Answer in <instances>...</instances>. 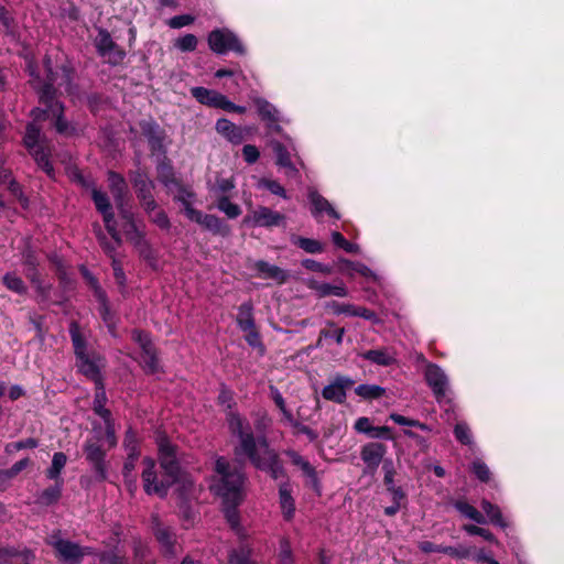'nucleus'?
Here are the masks:
<instances>
[{
	"label": "nucleus",
	"mask_w": 564,
	"mask_h": 564,
	"mask_svg": "<svg viewBox=\"0 0 564 564\" xmlns=\"http://www.w3.org/2000/svg\"><path fill=\"white\" fill-rule=\"evenodd\" d=\"M156 444L158 458L164 476L162 479H159L154 459L144 457L142 460L144 468L141 477L145 494L165 498L169 489L176 484L181 485L183 491L191 490L194 481L181 467L180 448L172 444L165 435H160Z\"/></svg>",
	"instance_id": "nucleus-1"
},
{
	"label": "nucleus",
	"mask_w": 564,
	"mask_h": 564,
	"mask_svg": "<svg viewBox=\"0 0 564 564\" xmlns=\"http://www.w3.org/2000/svg\"><path fill=\"white\" fill-rule=\"evenodd\" d=\"M253 268L261 278L274 280L280 284L285 283L289 279V273L285 270L264 260L256 261Z\"/></svg>",
	"instance_id": "nucleus-23"
},
{
	"label": "nucleus",
	"mask_w": 564,
	"mask_h": 564,
	"mask_svg": "<svg viewBox=\"0 0 564 564\" xmlns=\"http://www.w3.org/2000/svg\"><path fill=\"white\" fill-rule=\"evenodd\" d=\"M140 365L144 372L148 375H154L160 371L161 367L155 347L144 352H141Z\"/></svg>",
	"instance_id": "nucleus-39"
},
{
	"label": "nucleus",
	"mask_w": 564,
	"mask_h": 564,
	"mask_svg": "<svg viewBox=\"0 0 564 564\" xmlns=\"http://www.w3.org/2000/svg\"><path fill=\"white\" fill-rule=\"evenodd\" d=\"M425 381L432 388L438 405L443 409L444 419L447 422L456 420L452 390L448 386V379L444 371L434 364L425 362Z\"/></svg>",
	"instance_id": "nucleus-4"
},
{
	"label": "nucleus",
	"mask_w": 564,
	"mask_h": 564,
	"mask_svg": "<svg viewBox=\"0 0 564 564\" xmlns=\"http://www.w3.org/2000/svg\"><path fill=\"white\" fill-rule=\"evenodd\" d=\"M106 401H107V397H106L104 383L97 384L95 399H94V411L104 421H108V419L111 417L110 410L105 408Z\"/></svg>",
	"instance_id": "nucleus-40"
},
{
	"label": "nucleus",
	"mask_w": 564,
	"mask_h": 564,
	"mask_svg": "<svg viewBox=\"0 0 564 564\" xmlns=\"http://www.w3.org/2000/svg\"><path fill=\"white\" fill-rule=\"evenodd\" d=\"M273 150L276 155V164L286 170V175L291 177L297 175L299 171L292 163L288 149L282 143L275 142L273 144Z\"/></svg>",
	"instance_id": "nucleus-33"
},
{
	"label": "nucleus",
	"mask_w": 564,
	"mask_h": 564,
	"mask_svg": "<svg viewBox=\"0 0 564 564\" xmlns=\"http://www.w3.org/2000/svg\"><path fill=\"white\" fill-rule=\"evenodd\" d=\"M23 143L29 151L45 145L41 135V129L35 123L32 122L26 126Z\"/></svg>",
	"instance_id": "nucleus-38"
},
{
	"label": "nucleus",
	"mask_w": 564,
	"mask_h": 564,
	"mask_svg": "<svg viewBox=\"0 0 564 564\" xmlns=\"http://www.w3.org/2000/svg\"><path fill=\"white\" fill-rule=\"evenodd\" d=\"M382 469L384 471L383 482L387 486L388 491L392 495V499H403L404 494L400 487L394 485V468L393 463L390 459L383 462Z\"/></svg>",
	"instance_id": "nucleus-34"
},
{
	"label": "nucleus",
	"mask_w": 564,
	"mask_h": 564,
	"mask_svg": "<svg viewBox=\"0 0 564 564\" xmlns=\"http://www.w3.org/2000/svg\"><path fill=\"white\" fill-rule=\"evenodd\" d=\"M291 241L307 253L316 254L324 251V245L316 239L293 236Z\"/></svg>",
	"instance_id": "nucleus-43"
},
{
	"label": "nucleus",
	"mask_w": 564,
	"mask_h": 564,
	"mask_svg": "<svg viewBox=\"0 0 564 564\" xmlns=\"http://www.w3.org/2000/svg\"><path fill=\"white\" fill-rule=\"evenodd\" d=\"M286 455L291 463L299 467L303 476L307 478L306 486H310L319 496L322 494V485L315 467L295 451H288Z\"/></svg>",
	"instance_id": "nucleus-14"
},
{
	"label": "nucleus",
	"mask_w": 564,
	"mask_h": 564,
	"mask_svg": "<svg viewBox=\"0 0 564 564\" xmlns=\"http://www.w3.org/2000/svg\"><path fill=\"white\" fill-rule=\"evenodd\" d=\"M209 48L219 55L226 54L229 51L238 55H245L246 48L239 37L229 29L213 30L207 37Z\"/></svg>",
	"instance_id": "nucleus-6"
},
{
	"label": "nucleus",
	"mask_w": 564,
	"mask_h": 564,
	"mask_svg": "<svg viewBox=\"0 0 564 564\" xmlns=\"http://www.w3.org/2000/svg\"><path fill=\"white\" fill-rule=\"evenodd\" d=\"M308 199L312 205V215L317 218L322 213H326L329 217L335 219H339V214L334 209L330 203L323 197L317 191L310 189L308 191Z\"/></svg>",
	"instance_id": "nucleus-22"
},
{
	"label": "nucleus",
	"mask_w": 564,
	"mask_h": 564,
	"mask_svg": "<svg viewBox=\"0 0 564 564\" xmlns=\"http://www.w3.org/2000/svg\"><path fill=\"white\" fill-rule=\"evenodd\" d=\"M286 455L291 463L299 467L303 476L307 478L306 486H310L319 496L322 494V485L315 467L295 451H288Z\"/></svg>",
	"instance_id": "nucleus-13"
},
{
	"label": "nucleus",
	"mask_w": 564,
	"mask_h": 564,
	"mask_svg": "<svg viewBox=\"0 0 564 564\" xmlns=\"http://www.w3.org/2000/svg\"><path fill=\"white\" fill-rule=\"evenodd\" d=\"M360 356L365 360L383 367L391 366L395 362L394 356L387 348L370 349L362 352Z\"/></svg>",
	"instance_id": "nucleus-31"
},
{
	"label": "nucleus",
	"mask_w": 564,
	"mask_h": 564,
	"mask_svg": "<svg viewBox=\"0 0 564 564\" xmlns=\"http://www.w3.org/2000/svg\"><path fill=\"white\" fill-rule=\"evenodd\" d=\"M217 208L229 218H237L241 214V208L237 204L231 203L228 196L218 197Z\"/></svg>",
	"instance_id": "nucleus-53"
},
{
	"label": "nucleus",
	"mask_w": 564,
	"mask_h": 564,
	"mask_svg": "<svg viewBox=\"0 0 564 564\" xmlns=\"http://www.w3.org/2000/svg\"><path fill=\"white\" fill-rule=\"evenodd\" d=\"M142 134L147 138L152 151H160L163 148L164 132L153 120H142L140 123Z\"/></svg>",
	"instance_id": "nucleus-18"
},
{
	"label": "nucleus",
	"mask_w": 564,
	"mask_h": 564,
	"mask_svg": "<svg viewBox=\"0 0 564 564\" xmlns=\"http://www.w3.org/2000/svg\"><path fill=\"white\" fill-rule=\"evenodd\" d=\"M215 129L232 144L242 143L245 140V132L247 131V129L236 126L226 118L218 119Z\"/></svg>",
	"instance_id": "nucleus-20"
},
{
	"label": "nucleus",
	"mask_w": 564,
	"mask_h": 564,
	"mask_svg": "<svg viewBox=\"0 0 564 564\" xmlns=\"http://www.w3.org/2000/svg\"><path fill=\"white\" fill-rule=\"evenodd\" d=\"M64 481H55L53 486L45 488L36 497V503L48 507L59 501Z\"/></svg>",
	"instance_id": "nucleus-30"
},
{
	"label": "nucleus",
	"mask_w": 564,
	"mask_h": 564,
	"mask_svg": "<svg viewBox=\"0 0 564 564\" xmlns=\"http://www.w3.org/2000/svg\"><path fill=\"white\" fill-rule=\"evenodd\" d=\"M48 544L57 552L58 556L67 564H78L82 562L85 552L79 544L59 536V532L48 538Z\"/></svg>",
	"instance_id": "nucleus-9"
},
{
	"label": "nucleus",
	"mask_w": 564,
	"mask_h": 564,
	"mask_svg": "<svg viewBox=\"0 0 564 564\" xmlns=\"http://www.w3.org/2000/svg\"><path fill=\"white\" fill-rule=\"evenodd\" d=\"M278 454L268 447L265 441L260 445L259 452L250 458V462L260 470L267 471L270 465H273V460L278 459Z\"/></svg>",
	"instance_id": "nucleus-27"
},
{
	"label": "nucleus",
	"mask_w": 564,
	"mask_h": 564,
	"mask_svg": "<svg viewBox=\"0 0 564 564\" xmlns=\"http://www.w3.org/2000/svg\"><path fill=\"white\" fill-rule=\"evenodd\" d=\"M470 469L481 482H488L490 480V469L481 459H475L471 463Z\"/></svg>",
	"instance_id": "nucleus-59"
},
{
	"label": "nucleus",
	"mask_w": 564,
	"mask_h": 564,
	"mask_svg": "<svg viewBox=\"0 0 564 564\" xmlns=\"http://www.w3.org/2000/svg\"><path fill=\"white\" fill-rule=\"evenodd\" d=\"M454 507L465 518H468L479 524L486 523V519L482 513L468 502L464 500H457L455 501Z\"/></svg>",
	"instance_id": "nucleus-42"
},
{
	"label": "nucleus",
	"mask_w": 564,
	"mask_h": 564,
	"mask_svg": "<svg viewBox=\"0 0 564 564\" xmlns=\"http://www.w3.org/2000/svg\"><path fill=\"white\" fill-rule=\"evenodd\" d=\"M455 438L463 445L471 446L474 444L470 427L466 422H458L454 427Z\"/></svg>",
	"instance_id": "nucleus-51"
},
{
	"label": "nucleus",
	"mask_w": 564,
	"mask_h": 564,
	"mask_svg": "<svg viewBox=\"0 0 564 564\" xmlns=\"http://www.w3.org/2000/svg\"><path fill=\"white\" fill-rule=\"evenodd\" d=\"M228 423L230 431L237 436L247 433L248 427H250L238 413L234 412L229 414Z\"/></svg>",
	"instance_id": "nucleus-54"
},
{
	"label": "nucleus",
	"mask_w": 564,
	"mask_h": 564,
	"mask_svg": "<svg viewBox=\"0 0 564 564\" xmlns=\"http://www.w3.org/2000/svg\"><path fill=\"white\" fill-rule=\"evenodd\" d=\"M22 259L25 267L26 278L30 280V282H37L40 272L37 270L39 260L35 256V252L30 247H28L22 253Z\"/></svg>",
	"instance_id": "nucleus-36"
},
{
	"label": "nucleus",
	"mask_w": 564,
	"mask_h": 564,
	"mask_svg": "<svg viewBox=\"0 0 564 564\" xmlns=\"http://www.w3.org/2000/svg\"><path fill=\"white\" fill-rule=\"evenodd\" d=\"M355 393L366 400H376L386 394V389L377 384H359Z\"/></svg>",
	"instance_id": "nucleus-47"
},
{
	"label": "nucleus",
	"mask_w": 564,
	"mask_h": 564,
	"mask_svg": "<svg viewBox=\"0 0 564 564\" xmlns=\"http://www.w3.org/2000/svg\"><path fill=\"white\" fill-rule=\"evenodd\" d=\"M69 335L76 358H84L85 355H88L87 341L84 335L80 333L79 324L76 321H73L69 324Z\"/></svg>",
	"instance_id": "nucleus-32"
},
{
	"label": "nucleus",
	"mask_w": 564,
	"mask_h": 564,
	"mask_svg": "<svg viewBox=\"0 0 564 564\" xmlns=\"http://www.w3.org/2000/svg\"><path fill=\"white\" fill-rule=\"evenodd\" d=\"M66 463H67V456L63 452L54 453L53 458H52V464L45 471L47 479L54 480V481L63 480L61 478V473L64 469Z\"/></svg>",
	"instance_id": "nucleus-37"
},
{
	"label": "nucleus",
	"mask_w": 564,
	"mask_h": 564,
	"mask_svg": "<svg viewBox=\"0 0 564 564\" xmlns=\"http://www.w3.org/2000/svg\"><path fill=\"white\" fill-rule=\"evenodd\" d=\"M328 327L333 328V329H322L319 332V337H324V338H334L336 344L337 345H341L343 344V339H344V335H345V328L343 327H335V323L334 322H327L326 323Z\"/></svg>",
	"instance_id": "nucleus-55"
},
{
	"label": "nucleus",
	"mask_w": 564,
	"mask_h": 564,
	"mask_svg": "<svg viewBox=\"0 0 564 564\" xmlns=\"http://www.w3.org/2000/svg\"><path fill=\"white\" fill-rule=\"evenodd\" d=\"M246 481L241 465L225 457L216 459L210 490L220 497L223 502L241 503L246 497Z\"/></svg>",
	"instance_id": "nucleus-2"
},
{
	"label": "nucleus",
	"mask_w": 564,
	"mask_h": 564,
	"mask_svg": "<svg viewBox=\"0 0 564 564\" xmlns=\"http://www.w3.org/2000/svg\"><path fill=\"white\" fill-rule=\"evenodd\" d=\"M123 230L127 239L134 245L145 238V234L139 228L137 221H130V224H123Z\"/></svg>",
	"instance_id": "nucleus-60"
},
{
	"label": "nucleus",
	"mask_w": 564,
	"mask_h": 564,
	"mask_svg": "<svg viewBox=\"0 0 564 564\" xmlns=\"http://www.w3.org/2000/svg\"><path fill=\"white\" fill-rule=\"evenodd\" d=\"M187 218L202 225L214 235L227 236L230 231L228 225H226L219 217L203 214L200 210L195 208H187Z\"/></svg>",
	"instance_id": "nucleus-11"
},
{
	"label": "nucleus",
	"mask_w": 564,
	"mask_h": 564,
	"mask_svg": "<svg viewBox=\"0 0 564 564\" xmlns=\"http://www.w3.org/2000/svg\"><path fill=\"white\" fill-rule=\"evenodd\" d=\"M229 564H253L251 561V549L245 544L230 551Z\"/></svg>",
	"instance_id": "nucleus-49"
},
{
	"label": "nucleus",
	"mask_w": 564,
	"mask_h": 564,
	"mask_svg": "<svg viewBox=\"0 0 564 564\" xmlns=\"http://www.w3.org/2000/svg\"><path fill=\"white\" fill-rule=\"evenodd\" d=\"M102 215V219L105 223V227L108 231V234L111 236V238L117 242V245L122 243V238L120 232L117 229L116 220H115V214L111 209L105 210L100 213Z\"/></svg>",
	"instance_id": "nucleus-50"
},
{
	"label": "nucleus",
	"mask_w": 564,
	"mask_h": 564,
	"mask_svg": "<svg viewBox=\"0 0 564 564\" xmlns=\"http://www.w3.org/2000/svg\"><path fill=\"white\" fill-rule=\"evenodd\" d=\"M286 455L291 463L299 467L303 476L307 478L306 486H310L319 496L322 494V485L315 467L295 451H288Z\"/></svg>",
	"instance_id": "nucleus-12"
},
{
	"label": "nucleus",
	"mask_w": 564,
	"mask_h": 564,
	"mask_svg": "<svg viewBox=\"0 0 564 564\" xmlns=\"http://www.w3.org/2000/svg\"><path fill=\"white\" fill-rule=\"evenodd\" d=\"M133 246L142 259H144L150 265H154L156 262V256L151 243L145 238L135 242Z\"/></svg>",
	"instance_id": "nucleus-52"
},
{
	"label": "nucleus",
	"mask_w": 564,
	"mask_h": 564,
	"mask_svg": "<svg viewBox=\"0 0 564 564\" xmlns=\"http://www.w3.org/2000/svg\"><path fill=\"white\" fill-rule=\"evenodd\" d=\"M152 531L161 544L165 555L175 556L176 534L174 530L163 523L158 514L151 516Z\"/></svg>",
	"instance_id": "nucleus-10"
},
{
	"label": "nucleus",
	"mask_w": 564,
	"mask_h": 564,
	"mask_svg": "<svg viewBox=\"0 0 564 564\" xmlns=\"http://www.w3.org/2000/svg\"><path fill=\"white\" fill-rule=\"evenodd\" d=\"M32 285L35 289L37 301L39 303H54V304H62V300L51 301V291H52V284L44 283L41 278L37 279V282H31Z\"/></svg>",
	"instance_id": "nucleus-48"
},
{
	"label": "nucleus",
	"mask_w": 564,
	"mask_h": 564,
	"mask_svg": "<svg viewBox=\"0 0 564 564\" xmlns=\"http://www.w3.org/2000/svg\"><path fill=\"white\" fill-rule=\"evenodd\" d=\"M239 437L240 441V449L241 452L248 456V458H253V456L259 452L260 447L257 446L256 438L250 427H248L247 433L241 434Z\"/></svg>",
	"instance_id": "nucleus-45"
},
{
	"label": "nucleus",
	"mask_w": 564,
	"mask_h": 564,
	"mask_svg": "<svg viewBox=\"0 0 564 564\" xmlns=\"http://www.w3.org/2000/svg\"><path fill=\"white\" fill-rule=\"evenodd\" d=\"M91 198L94 200V204L96 206V209L101 213V212H105V210H108V209H111L112 206L110 204V200L107 196L106 193L97 189V188H93L91 191Z\"/></svg>",
	"instance_id": "nucleus-62"
},
{
	"label": "nucleus",
	"mask_w": 564,
	"mask_h": 564,
	"mask_svg": "<svg viewBox=\"0 0 564 564\" xmlns=\"http://www.w3.org/2000/svg\"><path fill=\"white\" fill-rule=\"evenodd\" d=\"M254 105L261 120L265 121L269 128H272L274 124V129L280 130V126L278 124L279 117L276 108L263 98H256Z\"/></svg>",
	"instance_id": "nucleus-25"
},
{
	"label": "nucleus",
	"mask_w": 564,
	"mask_h": 564,
	"mask_svg": "<svg viewBox=\"0 0 564 564\" xmlns=\"http://www.w3.org/2000/svg\"><path fill=\"white\" fill-rule=\"evenodd\" d=\"M84 454L86 460L91 465L96 479L104 481L107 479L106 451L99 444V440L89 438L84 444Z\"/></svg>",
	"instance_id": "nucleus-8"
},
{
	"label": "nucleus",
	"mask_w": 564,
	"mask_h": 564,
	"mask_svg": "<svg viewBox=\"0 0 564 564\" xmlns=\"http://www.w3.org/2000/svg\"><path fill=\"white\" fill-rule=\"evenodd\" d=\"M94 46L104 62L111 66L120 65L127 56L126 51L113 41L106 29H98Z\"/></svg>",
	"instance_id": "nucleus-5"
},
{
	"label": "nucleus",
	"mask_w": 564,
	"mask_h": 564,
	"mask_svg": "<svg viewBox=\"0 0 564 564\" xmlns=\"http://www.w3.org/2000/svg\"><path fill=\"white\" fill-rule=\"evenodd\" d=\"M481 508H482L484 512L487 514V517L489 518V520H490V522L492 524L498 525V527L503 528V529L508 527V522L502 517V513H501L500 508L498 506L492 505L488 500H482L481 501Z\"/></svg>",
	"instance_id": "nucleus-44"
},
{
	"label": "nucleus",
	"mask_w": 564,
	"mask_h": 564,
	"mask_svg": "<svg viewBox=\"0 0 564 564\" xmlns=\"http://www.w3.org/2000/svg\"><path fill=\"white\" fill-rule=\"evenodd\" d=\"M285 219L283 214L273 212L269 207L260 206L251 215L245 217L243 223H252L254 226L273 227L280 226Z\"/></svg>",
	"instance_id": "nucleus-15"
},
{
	"label": "nucleus",
	"mask_w": 564,
	"mask_h": 564,
	"mask_svg": "<svg viewBox=\"0 0 564 564\" xmlns=\"http://www.w3.org/2000/svg\"><path fill=\"white\" fill-rule=\"evenodd\" d=\"M2 283L4 284V286L8 290H10L17 294L24 295L28 292V288H26L25 283L15 273H12V272L6 273L2 278Z\"/></svg>",
	"instance_id": "nucleus-46"
},
{
	"label": "nucleus",
	"mask_w": 564,
	"mask_h": 564,
	"mask_svg": "<svg viewBox=\"0 0 564 564\" xmlns=\"http://www.w3.org/2000/svg\"><path fill=\"white\" fill-rule=\"evenodd\" d=\"M332 240L334 245H336L338 248L344 249L348 253H356L359 251V246L356 243L349 242L340 232L333 231L332 232Z\"/></svg>",
	"instance_id": "nucleus-63"
},
{
	"label": "nucleus",
	"mask_w": 564,
	"mask_h": 564,
	"mask_svg": "<svg viewBox=\"0 0 564 564\" xmlns=\"http://www.w3.org/2000/svg\"><path fill=\"white\" fill-rule=\"evenodd\" d=\"M44 66L47 72L46 80L41 87L36 88L39 90L40 102L48 108L51 118L55 119L54 127L57 133L72 135L75 133L76 129L65 119L64 105L56 99V89L54 87L56 78L48 57L44 59Z\"/></svg>",
	"instance_id": "nucleus-3"
},
{
	"label": "nucleus",
	"mask_w": 564,
	"mask_h": 564,
	"mask_svg": "<svg viewBox=\"0 0 564 564\" xmlns=\"http://www.w3.org/2000/svg\"><path fill=\"white\" fill-rule=\"evenodd\" d=\"M197 43V37L188 33L175 40L174 46L181 52H193L196 50Z\"/></svg>",
	"instance_id": "nucleus-57"
},
{
	"label": "nucleus",
	"mask_w": 564,
	"mask_h": 564,
	"mask_svg": "<svg viewBox=\"0 0 564 564\" xmlns=\"http://www.w3.org/2000/svg\"><path fill=\"white\" fill-rule=\"evenodd\" d=\"M306 285L308 286V289L315 291L318 297H345L348 295V289L346 288L344 282H339L338 284H330L326 282H318L316 280H308Z\"/></svg>",
	"instance_id": "nucleus-21"
},
{
	"label": "nucleus",
	"mask_w": 564,
	"mask_h": 564,
	"mask_svg": "<svg viewBox=\"0 0 564 564\" xmlns=\"http://www.w3.org/2000/svg\"><path fill=\"white\" fill-rule=\"evenodd\" d=\"M108 183L117 208H121L126 205L128 196V184L124 177L115 171H109Z\"/></svg>",
	"instance_id": "nucleus-17"
},
{
	"label": "nucleus",
	"mask_w": 564,
	"mask_h": 564,
	"mask_svg": "<svg viewBox=\"0 0 564 564\" xmlns=\"http://www.w3.org/2000/svg\"><path fill=\"white\" fill-rule=\"evenodd\" d=\"M34 158L37 165L48 175L52 176L54 173L53 165L50 161V150L46 145L29 151Z\"/></svg>",
	"instance_id": "nucleus-41"
},
{
	"label": "nucleus",
	"mask_w": 564,
	"mask_h": 564,
	"mask_svg": "<svg viewBox=\"0 0 564 564\" xmlns=\"http://www.w3.org/2000/svg\"><path fill=\"white\" fill-rule=\"evenodd\" d=\"M224 503V512L225 517L230 524V527L235 530L239 528V512L237 510L240 503L234 502H223Z\"/></svg>",
	"instance_id": "nucleus-58"
},
{
	"label": "nucleus",
	"mask_w": 564,
	"mask_h": 564,
	"mask_svg": "<svg viewBox=\"0 0 564 564\" xmlns=\"http://www.w3.org/2000/svg\"><path fill=\"white\" fill-rule=\"evenodd\" d=\"M386 449L381 443H368L361 448V459L369 468L376 469L380 465Z\"/></svg>",
	"instance_id": "nucleus-24"
},
{
	"label": "nucleus",
	"mask_w": 564,
	"mask_h": 564,
	"mask_svg": "<svg viewBox=\"0 0 564 564\" xmlns=\"http://www.w3.org/2000/svg\"><path fill=\"white\" fill-rule=\"evenodd\" d=\"M99 564H128L127 558L115 550L104 551L98 554Z\"/></svg>",
	"instance_id": "nucleus-56"
},
{
	"label": "nucleus",
	"mask_w": 564,
	"mask_h": 564,
	"mask_svg": "<svg viewBox=\"0 0 564 564\" xmlns=\"http://www.w3.org/2000/svg\"><path fill=\"white\" fill-rule=\"evenodd\" d=\"M280 507L285 520H291L295 513V501L291 495L290 485L283 482L279 487Z\"/></svg>",
	"instance_id": "nucleus-29"
},
{
	"label": "nucleus",
	"mask_w": 564,
	"mask_h": 564,
	"mask_svg": "<svg viewBox=\"0 0 564 564\" xmlns=\"http://www.w3.org/2000/svg\"><path fill=\"white\" fill-rule=\"evenodd\" d=\"M76 359L80 373L94 381L96 386L102 383L100 369L95 359H91L89 355H85L84 358Z\"/></svg>",
	"instance_id": "nucleus-26"
},
{
	"label": "nucleus",
	"mask_w": 564,
	"mask_h": 564,
	"mask_svg": "<svg viewBox=\"0 0 564 564\" xmlns=\"http://www.w3.org/2000/svg\"><path fill=\"white\" fill-rule=\"evenodd\" d=\"M123 445L128 452V455H127L126 462L123 464L122 474H123L124 478H127L128 476H130L131 471L134 469L135 462L140 455V453L138 451L137 436H135V433L131 429H129L126 432Z\"/></svg>",
	"instance_id": "nucleus-19"
},
{
	"label": "nucleus",
	"mask_w": 564,
	"mask_h": 564,
	"mask_svg": "<svg viewBox=\"0 0 564 564\" xmlns=\"http://www.w3.org/2000/svg\"><path fill=\"white\" fill-rule=\"evenodd\" d=\"M294 558L292 554L291 544L288 539H281L280 550L278 554V564H293Z\"/></svg>",
	"instance_id": "nucleus-61"
},
{
	"label": "nucleus",
	"mask_w": 564,
	"mask_h": 564,
	"mask_svg": "<svg viewBox=\"0 0 564 564\" xmlns=\"http://www.w3.org/2000/svg\"><path fill=\"white\" fill-rule=\"evenodd\" d=\"M354 384V380L345 376H336L334 381L322 390V397L327 401L344 403L346 390Z\"/></svg>",
	"instance_id": "nucleus-16"
},
{
	"label": "nucleus",
	"mask_w": 564,
	"mask_h": 564,
	"mask_svg": "<svg viewBox=\"0 0 564 564\" xmlns=\"http://www.w3.org/2000/svg\"><path fill=\"white\" fill-rule=\"evenodd\" d=\"M130 181L135 191L137 197L147 214L154 212L158 207L155 198L152 194L155 185L149 178L147 173L137 170L130 173Z\"/></svg>",
	"instance_id": "nucleus-7"
},
{
	"label": "nucleus",
	"mask_w": 564,
	"mask_h": 564,
	"mask_svg": "<svg viewBox=\"0 0 564 564\" xmlns=\"http://www.w3.org/2000/svg\"><path fill=\"white\" fill-rule=\"evenodd\" d=\"M237 324L242 332L252 330V328H254L253 306L250 302L242 303L239 306Z\"/></svg>",
	"instance_id": "nucleus-35"
},
{
	"label": "nucleus",
	"mask_w": 564,
	"mask_h": 564,
	"mask_svg": "<svg viewBox=\"0 0 564 564\" xmlns=\"http://www.w3.org/2000/svg\"><path fill=\"white\" fill-rule=\"evenodd\" d=\"M132 339L140 346L142 352L155 347L147 332L134 329L132 332Z\"/></svg>",
	"instance_id": "nucleus-64"
},
{
	"label": "nucleus",
	"mask_w": 564,
	"mask_h": 564,
	"mask_svg": "<svg viewBox=\"0 0 564 564\" xmlns=\"http://www.w3.org/2000/svg\"><path fill=\"white\" fill-rule=\"evenodd\" d=\"M192 96L200 104L218 108V104H221V100L225 95L207 89L205 87H193L191 89Z\"/></svg>",
	"instance_id": "nucleus-28"
}]
</instances>
